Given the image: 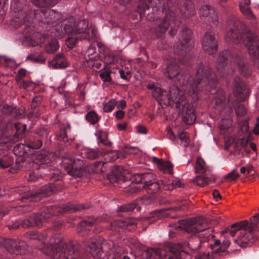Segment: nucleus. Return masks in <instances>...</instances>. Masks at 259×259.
<instances>
[{
	"instance_id": "f257e3e1",
	"label": "nucleus",
	"mask_w": 259,
	"mask_h": 259,
	"mask_svg": "<svg viewBox=\"0 0 259 259\" xmlns=\"http://www.w3.org/2000/svg\"><path fill=\"white\" fill-rule=\"evenodd\" d=\"M191 78L188 79L185 92L192 96L193 98L197 96L198 91H210L216 87L218 78L212 69L207 64L200 63L196 67V74L193 83Z\"/></svg>"
},
{
	"instance_id": "f03ea898",
	"label": "nucleus",
	"mask_w": 259,
	"mask_h": 259,
	"mask_svg": "<svg viewBox=\"0 0 259 259\" xmlns=\"http://www.w3.org/2000/svg\"><path fill=\"white\" fill-rule=\"evenodd\" d=\"M84 244L90 248V252L95 259H103L105 254L107 259H131L130 257L122 255L121 248L115 246L112 240L105 241L101 237L98 239H85Z\"/></svg>"
},
{
	"instance_id": "7ed1b4c3",
	"label": "nucleus",
	"mask_w": 259,
	"mask_h": 259,
	"mask_svg": "<svg viewBox=\"0 0 259 259\" xmlns=\"http://www.w3.org/2000/svg\"><path fill=\"white\" fill-rule=\"evenodd\" d=\"M240 22L231 21L229 25H232L225 36L226 41L240 43L241 41L247 47L248 53L251 56L259 55V42L254 34L247 30L239 28Z\"/></svg>"
},
{
	"instance_id": "20e7f679",
	"label": "nucleus",
	"mask_w": 259,
	"mask_h": 259,
	"mask_svg": "<svg viewBox=\"0 0 259 259\" xmlns=\"http://www.w3.org/2000/svg\"><path fill=\"white\" fill-rule=\"evenodd\" d=\"M235 64L237 65L238 70L242 75L247 76L250 74V70L243 56L234 57L230 51L225 50L219 54L217 60V69L220 76L224 77L231 74L233 69L231 66Z\"/></svg>"
},
{
	"instance_id": "39448f33",
	"label": "nucleus",
	"mask_w": 259,
	"mask_h": 259,
	"mask_svg": "<svg viewBox=\"0 0 259 259\" xmlns=\"http://www.w3.org/2000/svg\"><path fill=\"white\" fill-rule=\"evenodd\" d=\"M168 94V103H175L176 107L180 109L182 107V121L187 124L194 123L196 119V116L192 106L185 101L184 92L177 85L169 87Z\"/></svg>"
},
{
	"instance_id": "423d86ee",
	"label": "nucleus",
	"mask_w": 259,
	"mask_h": 259,
	"mask_svg": "<svg viewBox=\"0 0 259 259\" xmlns=\"http://www.w3.org/2000/svg\"><path fill=\"white\" fill-rule=\"evenodd\" d=\"M103 152L99 149L87 148L83 150L80 155H66L63 157L61 167L67 174L75 176L76 172L83 165V157L91 160L98 158Z\"/></svg>"
},
{
	"instance_id": "0eeeda50",
	"label": "nucleus",
	"mask_w": 259,
	"mask_h": 259,
	"mask_svg": "<svg viewBox=\"0 0 259 259\" xmlns=\"http://www.w3.org/2000/svg\"><path fill=\"white\" fill-rule=\"evenodd\" d=\"M192 31L188 28L183 29L180 32L178 42L174 47V52L179 56H185L194 46L191 39Z\"/></svg>"
},
{
	"instance_id": "6e6552de",
	"label": "nucleus",
	"mask_w": 259,
	"mask_h": 259,
	"mask_svg": "<svg viewBox=\"0 0 259 259\" xmlns=\"http://www.w3.org/2000/svg\"><path fill=\"white\" fill-rule=\"evenodd\" d=\"M45 252L52 255L54 259H79L80 252L77 246L71 243H64L61 248H56V251H45Z\"/></svg>"
},
{
	"instance_id": "1a4fd4ad",
	"label": "nucleus",
	"mask_w": 259,
	"mask_h": 259,
	"mask_svg": "<svg viewBox=\"0 0 259 259\" xmlns=\"http://www.w3.org/2000/svg\"><path fill=\"white\" fill-rule=\"evenodd\" d=\"M38 239L42 241L44 246L41 249L42 252L52 257V255L45 252V251H56V248H61L63 244L65 243L64 240V236L60 233H56L51 236L48 239L46 234H41L38 236Z\"/></svg>"
},
{
	"instance_id": "9d476101",
	"label": "nucleus",
	"mask_w": 259,
	"mask_h": 259,
	"mask_svg": "<svg viewBox=\"0 0 259 259\" xmlns=\"http://www.w3.org/2000/svg\"><path fill=\"white\" fill-rule=\"evenodd\" d=\"M250 225L248 230H244L240 233L235 242L241 247H245L253 238L252 231H259V213L253 215L250 220Z\"/></svg>"
},
{
	"instance_id": "9b49d317",
	"label": "nucleus",
	"mask_w": 259,
	"mask_h": 259,
	"mask_svg": "<svg viewBox=\"0 0 259 259\" xmlns=\"http://www.w3.org/2000/svg\"><path fill=\"white\" fill-rule=\"evenodd\" d=\"M54 157V154L46 151H38L33 156L29 161V167L33 169H39L44 168L50 164Z\"/></svg>"
},
{
	"instance_id": "f8f14e48",
	"label": "nucleus",
	"mask_w": 259,
	"mask_h": 259,
	"mask_svg": "<svg viewBox=\"0 0 259 259\" xmlns=\"http://www.w3.org/2000/svg\"><path fill=\"white\" fill-rule=\"evenodd\" d=\"M184 229L188 233L195 234L208 231L206 220L203 218H192L186 221Z\"/></svg>"
},
{
	"instance_id": "ddd939ff",
	"label": "nucleus",
	"mask_w": 259,
	"mask_h": 259,
	"mask_svg": "<svg viewBox=\"0 0 259 259\" xmlns=\"http://www.w3.org/2000/svg\"><path fill=\"white\" fill-rule=\"evenodd\" d=\"M230 245V242L228 240H224L222 244L219 240H215L213 244L209 245L211 251L204 252L202 257L203 259H216L221 253L226 251Z\"/></svg>"
},
{
	"instance_id": "4468645a",
	"label": "nucleus",
	"mask_w": 259,
	"mask_h": 259,
	"mask_svg": "<svg viewBox=\"0 0 259 259\" xmlns=\"http://www.w3.org/2000/svg\"><path fill=\"white\" fill-rule=\"evenodd\" d=\"M202 46L204 51L209 55L217 52L218 47V40L212 32H206L202 40Z\"/></svg>"
},
{
	"instance_id": "2eb2a0df",
	"label": "nucleus",
	"mask_w": 259,
	"mask_h": 259,
	"mask_svg": "<svg viewBox=\"0 0 259 259\" xmlns=\"http://www.w3.org/2000/svg\"><path fill=\"white\" fill-rule=\"evenodd\" d=\"M233 91L238 100H244L249 95L248 90L239 77H235L233 82Z\"/></svg>"
},
{
	"instance_id": "dca6fc26",
	"label": "nucleus",
	"mask_w": 259,
	"mask_h": 259,
	"mask_svg": "<svg viewBox=\"0 0 259 259\" xmlns=\"http://www.w3.org/2000/svg\"><path fill=\"white\" fill-rule=\"evenodd\" d=\"M75 20L72 17H70L63 20L58 25L57 27L59 28L57 29L58 31H60V33L58 35L56 34V35L59 37H62L66 33L73 36L75 34Z\"/></svg>"
},
{
	"instance_id": "f3484780",
	"label": "nucleus",
	"mask_w": 259,
	"mask_h": 259,
	"mask_svg": "<svg viewBox=\"0 0 259 259\" xmlns=\"http://www.w3.org/2000/svg\"><path fill=\"white\" fill-rule=\"evenodd\" d=\"M156 180V176L152 172L136 174L132 177L133 182L137 184H143V188L147 187L149 184Z\"/></svg>"
},
{
	"instance_id": "a211bd4d",
	"label": "nucleus",
	"mask_w": 259,
	"mask_h": 259,
	"mask_svg": "<svg viewBox=\"0 0 259 259\" xmlns=\"http://www.w3.org/2000/svg\"><path fill=\"white\" fill-rule=\"evenodd\" d=\"M47 207H49L53 215H57L69 211H76L81 209H87L89 207L85 205H79L77 206H74L72 204H68L63 205L62 207L50 206Z\"/></svg>"
},
{
	"instance_id": "6ab92c4d",
	"label": "nucleus",
	"mask_w": 259,
	"mask_h": 259,
	"mask_svg": "<svg viewBox=\"0 0 259 259\" xmlns=\"http://www.w3.org/2000/svg\"><path fill=\"white\" fill-rule=\"evenodd\" d=\"M166 254L167 251L164 249L148 248L138 259H163Z\"/></svg>"
},
{
	"instance_id": "aec40b11",
	"label": "nucleus",
	"mask_w": 259,
	"mask_h": 259,
	"mask_svg": "<svg viewBox=\"0 0 259 259\" xmlns=\"http://www.w3.org/2000/svg\"><path fill=\"white\" fill-rule=\"evenodd\" d=\"M54 189V185L50 184L43 186L38 192H35L32 196H29L27 195L22 198L29 199L31 201H38L41 198L51 195Z\"/></svg>"
},
{
	"instance_id": "412c9836",
	"label": "nucleus",
	"mask_w": 259,
	"mask_h": 259,
	"mask_svg": "<svg viewBox=\"0 0 259 259\" xmlns=\"http://www.w3.org/2000/svg\"><path fill=\"white\" fill-rule=\"evenodd\" d=\"M199 15L201 17L207 19L209 22H211L214 25L218 23V17L214 9L208 5L203 6L199 10Z\"/></svg>"
},
{
	"instance_id": "4be33fe9",
	"label": "nucleus",
	"mask_w": 259,
	"mask_h": 259,
	"mask_svg": "<svg viewBox=\"0 0 259 259\" xmlns=\"http://www.w3.org/2000/svg\"><path fill=\"white\" fill-rule=\"evenodd\" d=\"M215 179V176L212 174H203L193 179L192 182L200 187H203L214 182Z\"/></svg>"
},
{
	"instance_id": "5701e85b",
	"label": "nucleus",
	"mask_w": 259,
	"mask_h": 259,
	"mask_svg": "<svg viewBox=\"0 0 259 259\" xmlns=\"http://www.w3.org/2000/svg\"><path fill=\"white\" fill-rule=\"evenodd\" d=\"M152 160L153 163L157 165L158 169L163 173L172 175L173 174V165L169 161H164L162 159L156 157H153Z\"/></svg>"
},
{
	"instance_id": "b1692460",
	"label": "nucleus",
	"mask_w": 259,
	"mask_h": 259,
	"mask_svg": "<svg viewBox=\"0 0 259 259\" xmlns=\"http://www.w3.org/2000/svg\"><path fill=\"white\" fill-rule=\"evenodd\" d=\"M34 193L30 192L29 188L27 186L18 187L16 188L13 193L16 200H21L23 202H31L29 199L22 198L25 195L32 196Z\"/></svg>"
},
{
	"instance_id": "393cba45",
	"label": "nucleus",
	"mask_w": 259,
	"mask_h": 259,
	"mask_svg": "<svg viewBox=\"0 0 259 259\" xmlns=\"http://www.w3.org/2000/svg\"><path fill=\"white\" fill-rule=\"evenodd\" d=\"M71 127L68 124L65 128L61 131L59 135L57 136L58 140L64 142L65 144L69 145L74 139L73 136L70 135Z\"/></svg>"
},
{
	"instance_id": "a878e982",
	"label": "nucleus",
	"mask_w": 259,
	"mask_h": 259,
	"mask_svg": "<svg viewBox=\"0 0 259 259\" xmlns=\"http://www.w3.org/2000/svg\"><path fill=\"white\" fill-rule=\"evenodd\" d=\"M195 172L200 174H211V168L207 166L204 160L200 157H198L194 167Z\"/></svg>"
},
{
	"instance_id": "bb28decb",
	"label": "nucleus",
	"mask_w": 259,
	"mask_h": 259,
	"mask_svg": "<svg viewBox=\"0 0 259 259\" xmlns=\"http://www.w3.org/2000/svg\"><path fill=\"white\" fill-rule=\"evenodd\" d=\"M38 15L41 17L40 21L44 24H51L55 21V12L54 10L48 9L41 11Z\"/></svg>"
},
{
	"instance_id": "cd10ccee",
	"label": "nucleus",
	"mask_w": 259,
	"mask_h": 259,
	"mask_svg": "<svg viewBox=\"0 0 259 259\" xmlns=\"http://www.w3.org/2000/svg\"><path fill=\"white\" fill-rule=\"evenodd\" d=\"M23 242L19 239H8L5 241V246L7 250L13 253L15 250H19L23 246Z\"/></svg>"
},
{
	"instance_id": "c85d7f7f",
	"label": "nucleus",
	"mask_w": 259,
	"mask_h": 259,
	"mask_svg": "<svg viewBox=\"0 0 259 259\" xmlns=\"http://www.w3.org/2000/svg\"><path fill=\"white\" fill-rule=\"evenodd\" d=\"M137 219H126V220H120L115 221L111 224L112 227L116 226L118 228L127 229L130 227L136 226L137 224Z\"/></svg>"
},
{
	"instance_id": "c756f323",
	"label": "nucleus",
	"mask_w": 259,
	"mask_h": 259,
	"mask_svg": "<svg viewBox=\"0 0 259 259\" xmlns=\"http://www.w3.org/2000/svg\"><path fill=\"white\" fill-rule=\"evenodd\" d=\"M180 72V68L176 63H170L167 67L164 74L169 79H172L176 77Z\"/></svg>"
},
{
	"instance_id": "7c9ffc66",
	"label": "nucleus",
	"mask_w": 259,
	"mask_h": 259,
	"mask_svg": "<svg viewBox=\"0 0 259 259\" xmlns=\"http://www.w3.org/2000/svg\"><path fill=\"white\" fill-rule=\"evenodd\" d=\"M232 121L230 118H223L221 120L219 128L220 132L223 135H227L232 132Z\"/></svg>"
},
{
	"instance_id": "2f4dec72",
	"label": "nucleus",
	"mask_w": 259,
	"mask_h": 259,
	"mask_svg": "<svg viewBox=\"0 0 259 259\" xmlns=\"http://www.w3.org/2000/svg\"><path fill=\"white\" fill-rule=\"evenodd\" d=\"M230 140L232 141V146L236 150L243 149L248 144V139L245 137L240 139L231 137Z\"/></svg>"
},
{
	"instance_id": "473e14b6",
	"label": "nucleus",
	"mask_w": 259,
	"mask_h": 259,
	"mask_svg": "<svg viewBox=\"0 0 259 259\" xmlns=\"http://www.w3.org/2000/svg\"><path fill=\"white\" fill-rule=\"evenodd\" d=\"M95 135L98 139V143H101L104 145L110 147L112 145V142L108 139V134L106 132L103 131H98Z\"/></svg>"
},
{
	"instance_id": "72a5a7b5",
	"label": "nucleus",
	"mask_w": 259,
	"mask_h": 259,
	"mask_svg": "<svg viewBox=\"0 0 259 259\" xmlns=\"http://www.w3.org/2000/svg\"><path fill=\"white\" fill-rule=\"evenodd\" d=\"M153 97L158 102L168 101L167 93L160 88L156 87L152 92Z\"/></svg>"
},
{
	"instance_id": "f704fd0d",
	"label": "nucleus",
	"mask_w": 259,
	"mask_h": 259,
	"mask_svg": "<svg viewBox=\"0 0 259 259\" xmlns=\"http://www.w3.org/2000/svg\"><path fill=\"white\" fill-rule=\"evenodd\" d=\"M165 184V182L163 181L160 180L158 181H156V180L151 183L150 184L146 187L144 189H145L149 193H155L158 191L161 186H163L164 187V185Z\"/></svg>"
},
{
	"instance_id": "c9c22d12",
	"label": "nucleus",
	"mask_w": 259,
	"mask_h": 259,
	"mask_svg": "<svg viewBox=\"0 0 259 259\" xmlns=\"http://www.w3.org/2000/svg\"><path fill=\"white\" fill-rule=\"evenodd\" d=\"M88 22L85 20L78 21L77 23L75 22V34H82L83 36L88 28Z\"/></svg>"
},
{
	"instance_id": "e433bc0d",
	"label": "nucleus",
	"mask_w": 259,
	"mask_h": 259,
	"mask_svg": "<svg viewBox=\"0 0 259 259\" xmlns=\"http://www.w3.org/2000/svg\"><path fill=\"white\" fill-rule=\"evenodd\" d=\"M123 167L115 166L112 169L111 174L109 176V179L113 182H116L123 176Z\"/></svg>"
},
{
	"instance_id": "4c0bfd02",
	"label": "nucleus",
	"mask_w": 259,
	"mask_h": 259,
	"mask_svg": "<svg viewBox=\"0 0 259 259\" xmlns=\"http://www.w3.org/2000/svg\"><path fill=\"white\" fill-rule=\"evenodd\" d=\"M173 16L172 13H167L163 19L162 22L158 26L159 31L161 32H165L169 26V22Z\"/></svg>"
},
{
	"instance_id": "58836bf2",
	"label": "nucleus",
	"mask_w": 259,
	"mask_h": 259,
	"mask_svg": "<svg viewBox=\"0 0 259 259\" xmlns=\"http://www.w3.org/2000/svg\"><path fill=\"white\" fill-rule=\"evenodd\" d=\"M96 220L94 219H88L86 220L82 221L79 223V226L77 228V231L78 233L81 234L82 235H84L85 233L82 232L83 228H85L87 226H92L96 223ZM84 230H89L88 229L84 228Z\"/></svg>"
},
{
	"instance_id": "ea45409f",
	"label": "nucleus",
	"mask_w": 259,
	"mask_h": 259,
	"mask_svg": "<svg viewBox=\"0 0 259 259\" xmlns=\"http://www.w3.org/2000/svg\"><path fill=\"white\" fill-rule=\"evenodd\" d=\"M201 241L199 237L195 236L189 240L187 242L188 247L193 251H197L200 246Z\"/></svg>"
},
{
	"instance_id": "a19ab883",
	"label": "nucleus",
	"mask_w": 259,
	"mask_h": 259,
	"mask_svg": "<svg viewBox=\"0 0 259 259\" xmlns=\"http://www.w3.org/2000/svg\"><path fill=\"white\" fill-rule=\"evenodd\" d=\"M169 251L171 254L168 259H184L185 252L180 250L177 249L174 246H170L169 248Z\"/></svg>"
},
{
	"instance_id": "79ce46f5",
	"label": "nucleus",
	"mask_w": 259,
	"mask_h": 259,
	"mask_svg": "<svg viewBox=\"0 0 259 259\" xmlns=\"http://www.w3.org/2000/svg\"><path fill=\"white\" fill-rule=\"evenodd\" d=\"M177 137L181 141V144L184 147H187L189 145L190 141L187 132L180 131L177 134Z\"/></svg>"
},
{
	"instance_id": "37998d69",
	"label": "nucleus",
	"mask_w": 259,
	"mask_h": 259,
	"mask_svg": "<svg viewBox=\"0 0 259 259\" xmlns=\"http://www.w3.org/2000/svg\"><path fill=\"white\" fill-rule=\"evenodd\" d=\"M111 70L109 68H103L100 71L99 76L104 82H110L112 81L111 77Z\"/></svg>"
},
{
	"instance_id": "c03bdc74",
	"label": "nucleus",
	"mask_w": 259,
	"mask_h": 259,
	"mask_svg": "<svg viewBox=\"0 0 259 259\" xmlns=\"http://www.w3.org/2000/svg\"><path fill=\"white\" fill-rule=\"evenodd\" d=\"M106 162L102 161H97L92 165V170L96 173H102L106 170Z\"/></svg>"
},
{
	"instance_id": "a18cd8bd",
	"label": "nucleus",
	"mask_w": 259,
	"mask_h": 259,
	"mask_svg": "<svg viewBox=\"0 0 259 259\" xmlns=\"http://www.w3.org/2000/svg\"><path fill=\"white\" fill-rule=\"evenodd\" d=\"M26 125L24 124H21L19 122H15L14 124V128L16 131V133L14 135V138H18L19 136L23 134V132L25 131Z\"/></svg>"
},
{
	"instance_id": "49530a36",
	"label": "nucleus",
	"mask_w": 259,
	"mask_h": 259,
	"mask_svg": "<svg viewBox=\"0 0 259 259\" xmlns=\"http://www.w3.org/2000/svg\"><path fill=\"white\" fill-rule=\"evenodd\" d=\"M25 4V0H12L11 8L15 12L22 10L23 6Z\"/></svg>"
},
{
	"instance_id": "de8ad7c7",
	"label": "nucleus",
	"mask_w": 259,
	"mask_h": 259,
	"mask_svg": "<svg viewBox=\"0 0 259 259\" xmlns=\"http://www.w3.org/2000/svg\"><path fill=\"white\" fill-rule=\"evenodd\" d=\"M182 187L181 182L179 179L173 180L170 183L165 182L164 189L165 190H171L177 187Z\"/></svg>"
},
{
	"instance_id": "09e8293b",
	"label": "nucleus",
	"mask_w": 259,
	"mask_h": 259,
	"mask_svg": "<svg viewBox=\"0 0 259 259\" xmlns=\"http://www.w3.org/2000/svg\"><path fill=\"white\" fill-rule=\"evenodd\" d=\"M86 119L92 124L97 123L100 119L98 115L94 111L88 113L85 116Z\"/></svg>"
},
{
	"instance_id": "8fccbe9b",
	"label": "nucleus",
	"mask_w": 259,
	"mask_h": 259,
	"mask_svg": "<svg viewBox=\"0 0 259 259\" xmlns=\"http://www.w3.org/2000/svg\"><path fill=\"white\" fill-rule=\"evenodd\" d=\"M26 60L40 64H45L46 60V58L41 55L35 56L31 54L27 56Z\"/></svg>"
},
{
	"instance_id": "3c124183",
	"label": "nucleus",
	"mask_w": 259,
	"mask_h": 259,
	"mask_svg": "<svg viewBox=\"0 0 259 259\" xmlns=\"http://www.w3.org/2000/svg\"><path fill=\"white\" fill-rule=\"evenodd\" d=\"M241 13L248 19H252L254 17L251 10L248 6L239 5Z\"/></svg>"
},
{
	"instance_id": "603ef678",
	"label": "nucleus",
	"mask_w": 259,
	"mask_h": 259,
	"mask_svg": "<svg viewBox=\"0 0 259 259\" xmlns=\"http://www.w3.org/2000/svg\"><path fill=\"white\" fill-rule=\"evenodd\" d=\"M88 32L85 31L84 35L80 37V39H88L89 40L93 39L96 35L97 29L94 28L87 29Z\"/></svg>"
},
{
	"instance_id": "864d4df0",
	"label": "nucleus",
	"mask_w": 259,
	"mask_h": 259,
	"mask_svg": "<svg viewBox=\"0 0 259 259\" xmlns=\"http://www.w3.org/2000/svg\"><path fill=\"white\" fill-rule=\"evenodd\" d=\"M33 226H37L40 227L42 226L44 221L42 218L40 216L39 214H33L30 217Z\"/></svg>"
},
{
	"instance_id": "5fc2aeb1",
	"label": "nucleus",
	"mask_w": 259,
	"mask_h": 259,
	"mask_svg": "<svg viewBox=\"0 0 259 259\" xmlns=\"http://www.w3.org/2000/svg\"><path fill=\"white\" fill-rule=\"evenodd\" d=\"M42 144L41 139H34L29 141L28 143L27 144V147L37 149L41 147Z\"/></svg>"
},
{
	"instance_id": "6e6d98bb",
	"label": "nucleus",
	"mask_w": 259,
	"mask_h": 259,
	"mask_svg": "<svg viewBox=\"0 0 259 259\" xmlns=\"http://www.w3.org/2000/svg\"><path fill=\"white\" fill-rule=\"evenodd\" d=\"M236 116L238 117L245 116L247 113V110L245 106L242 104H238L235 107Z\"/></svg>"
},
{
	"instance_id": "4d7b16f0",
	"label": "nucleus",
	"mask_w": 259,
	"mask_h": 259,
	"mask_svg": "<svg viewBox=\"0 0 259 259\" xmlns=\"http://www.w3.org/2000/svg\"><path fill=\"white\" fill-rule=\"evenodd\" d=\"M63 55L62 54H57L53 60L55 62V67L64 68L66 67L67 65L64 64L63 63Z\"/></svg>"
},
{
	"instance_id": "13d9d810",
	"label": "nucleus",
	"mask_w": 259,
	"mask_h": 259,
	"mask_svg": "<svg viewBox=\"0 0 259 259\" xmlns=\"http://www.w3.org/2000/svg\"><path fill=\"white\" fill-rule=\"evenodd\" d=\"M249 223L247 221L244 220L233 224L231 226V229H236L237 231L243 230H246V227L248 226Z\"/></svg>"
},
{
	"instance_id": "bf43d9fd",
	"label": "nucleus",
	"mask_w": 259,
	"mask_h": 259,
	"mask_svg": "<svg viewBox=\"0 0 259 259\" xmlns=\"http://www.w3.org/2000/svg\"><path fill=\"white\" fill-rule=\"evenodd\" d=\"M117 105V101L115 99H111L106 103L103 107L104 111L105 112H111Z\"/></svg>"
},
{
	"instance_id": "052dcab7",
	"label": "nucleus",
	"mask_w": 259,
	"mask_h": 259,
	"mask_svg": "<svg viewBox=\"0 0 259 259\" xmlns=\"http://www.w3.org/2000/svg\"><path fill=\"white\" fill-rule=\"evenodd\" d=\"M27 147V145L23 144H18L14 147V152L16 155L21 156L24 154L26 150L25 147Z\"/></svg>"
},
{
	"instance_id": "680f3d73",
	"label": "nucleus",
	"mask_w": 259,
	"mask_h": 259,
	"mask_svg": "<svg viewBox=\"0 0 259 259\" xmlns=\"http://www.w3.org/2000/svg\"><path fill=\"white\" fill-rule=\"evenodd\" d=\"M32 2L39 7H45L53 4V0H31Z\"/></svg>"
},
{
	"instance_id": "e2e57ef3",
	"label": "nucleus",
	"mask_w": 259,
	"mask_h": 259,
	"mask_svg": "<svg viewBox=\"0 0 259 259\" xmlns=\"http://www.w3.org/2000/svg\"><path fill=\"white\" fill-rule=\"evenodd\" d=\"M239 177L240 175L236 170L233 169L225 176V179L228 182H232L236 181Z\"/></svg>"
},
{
	"instance_id": "0e129e2a",
	"label": "nucleus",
	"mask_w": 259,
	"mask_h": 259,
	"mask_svg": "<svg viewBox=\"0 0 259 259\" xmlns=\"http://www.w3.org/2000/svg\"><path fill=\"white\" fill-rule=\"evenodd\" d=\"M59 48V44L56 41H52L48 44L46 47V51L48 53H53Z\"/></svg>"
},
{
	"instance_id": "69168bd1",
	"label": "nucleus",
	"mask_w": 259,
	"mask_h": 259,
	"mask_svg": "<svg viewBox=\"0 0 259 259\" xmlns=\"http://www.w3.org/2000/svg\"><path fill=\"white\" fill-rule=\"evenodd\" d=\"M13 163L12 159L8 156H5L0 159V165L2 168H7L10 166Z\"/></svg>"
},
{
	"instance_id": "338daca9",
	"label": "nucleus",
	"mask_w": 259,
	"mask_h": 259,
	"mask_svg": "<svg viewBox=\"0 0 259 259\" xmlns=\"http://www.w3.org/2000/svg\"><path fill=\"white\" fill-rule=\"evenodd\" d=\"M220 97L215 98V106L217 108L222 107L225 101V96L223 91H220Z\"/></svg>"
},
{
	"instance_id": "774afa93",
	"label": "nucleus",
	"mask_w": 259,
	"mask_h": 259,
	"mask_svg": "<svg viewBox=\"0 0 259 259\" xmlns=\"http://www.w3.org/2000/svg\"><path fill=\"white\" fill-rule=\"evenodd\" d=\"M87 63L90 67L95 68L99 69L102 65L101 62L99 60H95L93 58H89L87 59Z\"/></svg>"
}]
</instances>
